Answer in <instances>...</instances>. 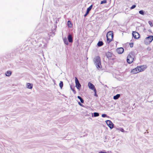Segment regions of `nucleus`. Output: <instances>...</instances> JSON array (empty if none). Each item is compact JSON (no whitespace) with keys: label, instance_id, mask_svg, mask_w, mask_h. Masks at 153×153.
I'll list each match as a JSON object with an SVG mask.
<instances>
[{"label":"nucleus","instance_id":"f8f14e48","mask_svg":"<svg viewBox=\"0 0 153 153\" xmlns=\"http://www.w3.org/2000/svg\"><path fill=\"white\" fill-rule=\"evenodd\" d=\"M138 68V66L136 68L132 69L131 72L133 74H137L139 72Z\"/></svg>","mask_w":153,"mask_h":153},{"label":"nucleus","instance_id":"423d86ee","mask_svg":"<svg viewBox=\"0 0 153 153\" xmlns=\"http://www.w3.org/2000/svg\"><path fill=\"white\" fill-rule=\"evenodd\" d=\"M75 78L76 87L77 89L79 90L81 88V85L80 84L79 81L77 78L75 77Z\"/></svg>","mask_w":153,"mask_h":153},{"label":"nucleus","instance_id":"9d476101","mask_svg":"<svg viewBox=\"0 0 153 153\" xmlns=\"http://www.w3.org/2000/svg\"><path fill=\"white\" fill-rule=\"evenodd\" d=\"M67 39L68 42L70 43H72L73 42V38L71 34L69 33Z\"/></svg>","mask_w":153,"mask_h":153},{"label":"nucleus","instance_id":"5701e85b","mask_svg":"<svg viewBox=\"0 0 153 153\" xmlns=\"http://www.w3.org/2000/svg\"><path fill=\"white\" fill-rule=\"evenodd\" d=\"M59 86L60 88L61 89L63 86V82L62 81H61L59 83Z\"/></svg>","mask_w":153,"mask_h":153},{"label":"nucleus","instance_id":"c85d7f7f","mask_svg":"<svg viewBox=\"0 0 153 153\" xmlns=\"http://www.w3.org/2000/svg\"><path fill=\"white\" fill-rule=\"evenodd\" d=\"M102 117H108L107 115L105 114H103L102 115Z\"/></svg>","mask_w":153,"mask_h":153},{"label":"nucleus","instance_id":"6ab92c4d","mask_svg":"<svg viewBox=\"0 0 153 153\" xmlns=\"http://www.w3.org/2000/svg\"><path fill=\"white\" fill-rule=\"evenodd\" d=\"M11 73L10 71H7L5 73V75L7 76H9L11 75Z\"/></svg>","mask_w":153,"mask_h":153},{"label":"nucleus","instance_id":"a211bd4d","mask_svg":"<svg viewBox=\"0 0 153 153\" xmlns=\"http://www.w3.org/2000/svg\"><path fill=\"white\" fill-rule=\"evenodd\" d=\"M103 44V42L102 41H99L97 44V45L98 47H100L102 46Z\"/></svg>","mask_w":153,"mask_h":153},{"label":"nucleus","instance_id":"393cba45","mask_svg":"<svg viewBox=\"0 0 153 153\" xmlns=\"http://www.w3.org/2000/svg\"><path fill=\"white\" fill-rule=\"evenodd\" d=\"M99 115V114L97 112H94V117H98Z\"/></svg>","mask_w":153,"mask_h":153},{"label":"nucleus","instance_id":"dca6fc26","mask_svg":"<svg viewBox=\"0 0 153 153\" xmlns=\"http://www.w3.org/2000/svg\"><path fill=\"white\" fill-rule=\"evenodd\" d=\"M120 97V94H116V95L114 96L113 97L114 99L115 100H117Z\"/></svg>","mask_w":153,"mask_h":153},{"label":"nucleus","instance_id":"0eeeda50","mask_svg":"<svg viewBox=\"0 0 153 153\" xmlns=\"http://www.w3.org/2000/svg\"><path fill=\"white\" fill-rule=\"evenodd\" d=\"M105 123L110 129H111L113 128L114 124L111 120H106L105 121Z\"/></svg>","mask_w":153,"mask_h":153},{"label":"nucleus","instance_id":"412c9836","mask_svg":"<svg viewBox=\"0 0 153 153\" xmlns=\"http://www.w3.org/2000/svg\"><path fill=\"white\" fill-rule=\"evenodd\" d=\"M93 7V5H90L88 8L87 9L86 11L89 12V11L91 10L92 8Z\"/></svg>","mask_w":153,"mask_h":153},{"label":"nucleus","instance_id":"9b49d317","mask_svg":"<svg viewBox=\"0 0 153 153\" xmlns=\"http://www.w3.org/2000/svg\"><path fill=\"white\" fill-rule=\"evenodd\" d=\"M146 66L144 65L138 66L139 72L143 71L146 68Z\"/></svg>","mask_w":153,"mask_h":153},{"label":"nucleus","instance_id":"a878e982","mask_svg":"<svg viewBox=\"0 0 153 153\" xmlns=\"http://www.w3.org/2000/svg\"><path fill=\"white\" fill-rule=\"evenodd\" d=\"M107 3V1L106 0H104L101 1L100 4H105Z\"/></svg>","mask_w":153,"mask_h":153},{"label":"nucleus","instance_id":"aec40b11","mask_svg":"<svg viewBox=\"0 0 153 153\" xmlns=\"http://www.w3.org/2000/svg\"><path fill=\"white\" fill-rule=\"evenodd\" d=\"M77 98L79 99L80 101V102L82 103H83L84 102V100L80 96H78Z\"/></svg>","mask_w":153,"mask_h":153},{"label":"nucleus","instance_id":"f257e3e1","mask_svg":"<svg viewBox=\"0 0 153 153\" xmlns=\"http://www.w3.org/2000/svg\"><path fill=\"white\" fill-rule=\"evenodd\" d=\"M36 39L35 40V42L36 43H39V45H37V46H39V47L44 48L46 46V44L45 43L44 40L46 42L49 40L50 39V38H44L40 36H38L36 37Z\"/></svg>","mask_w":153,"mask_h":153},{"label":"nucleus","instance_id":"1a4fd4ad","mask_svg":"<svg viewBox=\"0 0 153 153\" xmlns=\"http://www.w3.org/2000/svg\"><path fill=\"white\" fill-rule=\"evenodd\" d=\"M124 50L123 48L120 47L117 48L116 50L117 52L119 54L122 53L124 52Z\"/></svg>","mask_w":153,"mask_h":153},{"label":"nucleus","instance_id":"f03ea898","mask_svg":"<svg viewBox=\"0 0 153 153\" xmlns=\"http://www.w3.org/2000/svg\"><path fill=\"white\" fill-rule=\"evenodd\" d=\"M94 64L97 68H101L102 67L100 58L99 56L95 57L94 59Z\"/></svg>","mask_w":153,"mask_h":153},{"label":"nucleus","instance_id":"c9c22d12","mask_svg":"<svg viewBox=\"0 0 153 153\" xmlns=\"http://www.w3.org/2000/svg\"><path fill=\"white\" fill-rule=\"evenodd\" d=\"M122 129V130H121V131H122L123 132V131H124V130L123 129Z\"/></svg>","mask_w":153,"mask_h":153},{"label":"nucleus","instance_id":"7c9ffc66","mask_svg":"<svg viewBox=\"0 0 153 153\" xmlns=\"http://www.w3.org/2000/svg\"><path fill=\"white\" fill-rule=\"evenodd\" d=\"M71 90L73 92V93L74 94H76V91L74 90V88H71Z\"/></svg>","mask_w":153,"mask_h":153},{"label":"nucleus","instance_id":"bb28decb","mask_svg":"<svg viewBox=\"0 0 153 153\" xmlns=\"http://www.w3.org/2000/svg\"><path fill=\"white\" fill-rule=\"evenodd\" d=\"M94 96L95 97H97L98 96L97 94V91H96V89H94Z\"/></svg>","mask_w":153,"mask_h":153},{"label":"nucleus","instance_id":"4468645a","mask_svg":"<svg viewBox=\"0 0 153 153\" xmlns=\"http://www.w3.org/2000/svg\"><path fill=\"white\" fill-rule=\"evenodd\" d=\"M106 56L107 57L109 58L111 57L112 56V53L109 51L106 53Z\"/></svg>","mask_w":153,"mask_h":153},{"label":"nucleus","instance_id":"20e7f679","mask_svg":"<svg viewBox=\"0 0 153 153\" xmlns=\"http://www.w3.org/2000/svg\"><path fill=\"white\" fill-rule=\"evenodd\" d=\"M134 56L132 53H130L127 56V62L128 64L131 63L134 60Z\"/></svg>","mask_w":153,"mask_h":153},{"label":"nucleus","instance_id":"6e6552de","mask_svg":"<svg viewBox=\"0 0 153 153\" xmlns=\"http://www.w3.org/2000/svg\"><path fill=\"white\" fill-rule=\"evenodd\" d=\"M132 35L134 38L135 39H138L140 37L139 34L136 31H133L132 33Z\"/></svg>","mask_w":153,"mask_h":153},{"label":"nucleus","instance_id":"e433bc0d","mask_svg":"<svg viewBox=\"0 0 153 153\" xmlns=\"http://www.w3.org/2000/svg\"><path fill=\"white\" fill-rule=\"evenodd\" d=\"M70 88H71H71H72V87H71V85H70Z\"/></svg>","mask_w":153,"mask_h":153},{"label":"nucleus","instance_id":"7ed1b4c3","mask_svg":"<svg viewBox=\"0 0 153 153\" xmlns=\"http://www.w3.org/2000/svg\"><path fill=\"white\" fill-rule=\"evenodd\" d=\"M113 38V31H108L106 35L107 41L108 43H109L112 41Z\"/></svg>","mask_w":153,"mask_h":153},{"label":"nucleus","instance_id":"f3484780","mask_svg":"<svg viewBox=\"0 0 153 153\" xmlns=\"http://www.w3.org/2000/svg\"><path fill=\"white\" fill-rule=\"evenodd\" d=\"M63 41L65 44L67 45H68V40L66 37H65L63 39Z\"/></svg>","mask_w":153,"mask_h":153},{"label":"nucleus","instance_id":"f704fd0d","mask_svg":"<svg viewBox=\"0 0 153 153\" xmlns=\"http://www.w3.org/2000/svg\"><path fill=\"white\" fill-rule=\"evenodd\" d=\"M99 153H108L105 152H102V151H100L99 152Z\"/></svg>","mask_w":153,"mask_h":153},{"label":"nucleus","instance_id":"473e14b6","mask_svg":"<svg viewBox=\"0 0 153 153\" xmlns=\"http://www.w3.org/2000/svg\"><path fill=\"white\" fill-rule=\"evenodd\" d=\"M78 104H79V105H80V106H82V107H83L84 106V105L82 104L80 102H78Z\"/></svg>","mask_w":153,"mask_h":153},{"label":"nucleus","instance_id":"2f4dec72","mask_svg":"<svg viewBox=\"0 0 153 153\" xmlns=\"http://www.w3.org/2000/svg\"><path fill=\"white\" fill-rule=\"evenodd\" d=\"M89 12H87L86 11V13H85V14L84 15V17H86L88 14L89 13Z\"/></svg>","mask_w":153,"mask_h":153},{"label":"nucleus","instance_id":"4be33fe9","mask_svg":"<svg viewBox=\"0 0 153 153\" xmlns=\"http://www.w3.org/2000/svg\"><path fill=\"white\" fill-rule=\"evenodd\" d=\"M139 13V14L142 15H144L145 14V11L143 10H140Z\"/></svg>","mask_w":153,"mask_h":153},{"label":"nucleus","instance_id":"b1692460","mask_svg":"<svg viewBox=\"0 0 153 153\" xmlns=\"http://www.w3.org/2000/svg\"><path fill=\"white\" fill-rule=\"evenodd\" d=\"M72 24L71 22L70 21H68V27H71L72 25Z\"/></svg>","mask_w":153,"mask_h":153},{"label":"nucleus","instance_id":"ddd939ff","mask_svg":"<svg viewBox=\"0 0 153 153\" xmlns=\"http://www.w3.org/2000/svg\"><path fill=\"white\" fill-rule=\"evenodd\" d=\"M88 86L89 88L91 90H94V89H96L94 85L90 82L88 83Z\"/></svg>","mask_w":153,"mask_h":153},{"label":"nucleus","instance_id":"2eb2a0df","mask_svg":"<svg viewBox=\"0 0 153 153\" xmlns=\"http://www.w3.org/2000/svg\"><path fill=\"white\" fill-rule=\"evenodd\" d=\"M27 87L29 89H31L33 87V85L30 83H27Z\"/></svg>","mask_w":153,"mask_h":153},{"label":"nucleus","instance_id":"72a5a7b5","mask_svg":"<svg viewBox=\"0 0 153 153\" xmlns=\"http://www.w3.org/2000/svg\"><path fill=\"white\" fill-rule=\"evenodd\" d=\"M130 47L131 48H132L133 47V43H131L130 44Z\"/></svg>","mask_w":153,"mask_h":153},{"label":"nucleus","instance_id":"39448f33","mask_svg":"<svg viewBox=\"0 0 153 153\" xmlns=\"http://www.w3.org/2000/svg\"><path fill=\"white\" fill-rule=\"evenodd\" d=\"M153 40V36L152 35L146 37L144 41V43L146 45L149 44Z\"/></svg>","mask_w":153,"mask_h":153},{"label":"nucleus","instance_id":"c756f323","mask_svg":"<svg viewBox=\"0 0 153 153\" xmlns=\"http://www.w3.org/2000/svg\"><path fill=\"white\" fill-rule=\"evenodd\" d=\"M148 23H149V25H150V26L151 27H152L153 26V25L152 24V22L151 21H149L148 22Z\"/></svg>","mask_w":153,"mask_h":153},{"label":"nucleus","instance_id":"cd10ccee","mask_svg":"<svg viewBox=\"0 0 153 153\" xmlns=\"http://www.w3.org/2000/svg\"><path fill=\"white\" fill-rule=\"evenodd\" d=\"M136 7V5L135 4L133 5L131 7V9H132L135 8Z\"/></svg>","mask_w":153,"mask_h":153}]
</instances>
